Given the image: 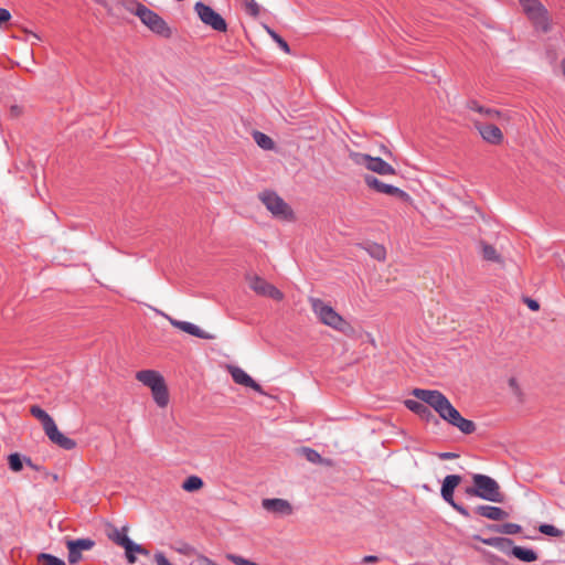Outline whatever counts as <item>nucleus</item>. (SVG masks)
<instances>
[{
  "label": "nucleus",
  "mask_w": 565,
  "mask_h": 565,
  "mask_svg": "<svg viewBox=\"0 0 565 565\" xmlns=\"http://www.w3.org/2000/svg\"><path fill=\"white\" fill-rule=\"evenodd\" d=\"M136 379L145 386L151 390L154 402L160 406H167L169 393L163 376L153 370H142L137 372Z\"/></svg>",
  "instance_id": "20e7f679"
},
{
  "label": "nucleus",
  "mask_w": 565,
  "mask_h": 565,
  "mask_svg": "<svg viewBox=\"0 0 565 565\" xmlns=\"http://www.w3.org/2000/svg\"><path fill=\"white\" fill-rule=\"evenodd\" d=\"M202 487H203V480L198 476H190L182 483V489L188 492L198 491Z\"/></svg>",
  "instance_id": "c756f323"
},
{
  "label": "nucleus",
  "mask_w": 565,
  "mask_h": 565,
  "mask_svg": "<svg viewBox=\"0 0 565 565\" xmlns=\"http://www.w3.org/2000/svg\"><path fill=\"white\" fill-rule=\"evenodd\" d=\"M171 324L180 330H182L185 333H189L193 337H196L199 339L204 340H212L214 337L204 330H202L200 327H198L194 323L188 322V321H180V320H170Z\"/></svg>",
  "instance_id": "f3484780"
},
{
  "label": "nucleus",
  "mask_w": 565,
  "mask_h": 565,
  "mask_svg": "<svg viewBox=\"0 0 565 565\" xmlns=\"http://www.w3.org/2000/svg\"><path fill=\"white\" fill-rule=\"evenodd\" d=\"M412 394L416 398L428 404L450 425H454L456 420H459L461 414L452 406L449 399L441 392L437 390L414 388Z\"/></svg>",
  "instance_id": "f257e3e1"
},
{
  "label": "nucleus",
  "mask_w": 565,
  "mask_h": 565,
  "mask_svg": "<svg viewBox=\"0 0 565 565\" xmlns=\"http://www.w3.org/2000/svg\"><path fill=\"white\" fill-rule=\"evenodd\" d=\"M140 547H141L140 544H137L132 540H130L129 543L127 544V546L125 547V552L139 553Z\"/></svg>",
  "instance_id": "ea45409f"
},
{
  "label": "nucleus",
  "mask_w": 565,
  "mask_h": 565,
  "mask_svg": "<svg viewBox=\"0 0 565 565\" xmlns=\"http://www.w3.org/2000/svg\"><path fill=\"white\" fill-rule=\"evenodd\" d=\"M65 545L68 551V563L77 564L82 559V553L90 551L95 546V541L88 537L66 540Z\"/></svg>",
  "instance_id": "f8f14e48"
},
{
  "label": "nucleus",
  "mask_w": 565,
  "mask_h": 565,
  "mask_svg": "<svg viewBox=\"0 0 565 565\" xmlns=\"http://www.w3.org/2000/svg\"><path fill=\"white\" fill-rule=\"evenodd\" d=\"M266 31L284 52H290L288 43L278 33H276L273 29L268 26H266Z\"/></svg>",
  "instance_id": "473e14b6"
},
{
  "label": "nucleus",
  "mask_w": 565,
  "mask_h": 565,
  "mask_svg": "<svg viewBox=\"0 0 565 565\" xmlns=\"http://www.w3.org/2000/svg\"><path fill=\"white\" fill-rule=\"evenodd\" d=\"M472 487L466 489V493L470 497H477L494 503H502L504 495L500 490L499 483L491 477L481 473L472 476Z\"/></svg>",
  "instance_id": "f03ea898"
},
{
  "label": "nucleus",
  "mask_w": 565,
  "mask_h": 565,
  "mask_svg": "<svg viewBox=\"0 0 565 565\" xmlns=\"http://www.w3.org/2000/svg\"><path fill=\"white\" fill-rule=\"evenodd\" d=\"M10 18H11L10 12L4 8H0V24L8 22L10 20Z\"/></svg>",
  "instance_id": "a19ab883"
},
{
  "label": "nucleus",
  "mask_w": 565,
  "mask_h": 565,
  "mask_svg": "<svg viewBox=\"0 0 565 565\" xmlns=\"http://www.w3.org/2000/svg\"><path fill=\"white\" fill-rule=\"evenodd\" d=\"M194 10L198 13L200 20L211 26L217 32H225L227 30V23L215 10L203 2H196Z\"/></svg>",
  "instance_id": "9d476101"
},
{
  "label": "nucleus",
  "mask_w": 565,
  "mask_h": 565,
  "mask_svg": "<svg viewBox=\"0 0 565 565\" xmlns=\"http://www.w3.org/2000/svg\"><path fill=\"white\" fill-rule=\"evenodd\" d=\"M490 529L498 533L507 535H515L522 531L521 525L516 523L492 524L490 525Z\"/></svg>",
  "instance_id": "393cba45"
},
{
  "label": "nucleus",
  "mask_w": 565,
  "mask_h": 565,
  "mask_svg": "<svg viewBox=\"0 0 565 565\" xmlns=\"http://www.w3.org/2000/svg\"><path fill=\"white\" fill-rule=\"evenodd\" d=\"M154 561L157 565H173L161 552L154 554Z\"/></svg>",
  "instance_id": "58836bf2"
},
{
  "label": "nucleus",
  "mask_w": 565,
  "mask_h": 565,
  "mask_svg": "<svg viewBox=\"0 0 565 565\" xmlns=\"http://www.w3.org/2000/svg\"><path fill=\"white\" fill-rule=\"evenodd\" d=\"M467 106L469 109L477 111L479 114H482L490 118L501 117V113L499 110L492 109V108H486V107L479 105L476 100H469Z\"/></svg>",
  "instance_id": "a878e982"
},
{
  "label": "nucleus",
  "mask_w": 565,
  "mask_h": 565,
  "mask_svg": "<svg viewBox=\"0 0 565 565\" xmlns=\"http://www.w3.org/2000/svg\"><path fill=\"white\" fill-rule=\"evenodd\" d=\"M462 481L461 476L459 475H448L445 477L441 483L440 494L445 502H447L454 510H456L460 515L466 519L470 518V512L466 507L460 503H457L454 499L455 489Z\"/></svg>",
  "instance_id": "6e6552de"
},
{
  "label": "nucleus",
  "mask_w": 565,
  "mask_h": 565,
  "mask_svg": "<svg viewBox=\"0 0 565 565\" xmlns=\"http://www.w3.org/2000/svg\"><path fill=\"white\" fill-rule=\"evenodd\" d=\"M363 180H364V183L370 189H373L374 191H376L379 193H384L387 195L398 196V198H407L408 196L407 193L405 191H403L402 189H399L395 185H392V184L384 183L381 180H379L376 177H374L373 174H365L363 177Z\"/></svg>",
  "instance_id": "ddd939ff"
},
{
  "label": "nucleus",
  "mask_w": 565,
  "mask_h": 565,
  "mask_svg": "<svg viewBox=\"0 0 565 565\" xmlns=\"http://www.w3.org/2000/svg\"><path fill=\"white\" fill-rule=\"evenodd\" d=\"M475 512L478 515L487 518L492 521H500L508 516V513L505 511H503L501 508L494 507V505L481 504L475 509Z\"/></svg>",
  "instance_id": "aec40b11"
},
{
  "label": "nucleus",
  "mask_w": 565,
  "mask_h": 565,
  "mask_svg": "<svg viewBox=\"0 0 565 565\" xmlns=\"http://www.w3.org/2000/svg\"><path fill=\"white\" fill-rule=\"evenodd\" d=\"M230 373L236 384L249 387L255 392L263 393L262 386L255 382L243 369L231 366Z\"/></svg>",
  "instance_id": "2eb2a0df"
},
{
  "label": "nucleus",
  "mask_w": 565,
  "mask_h": 565,
  "mask_svg": "<svg viewBox=\"0 0 565 565\" xmlns=\"http://www.w3.org/2000/svg\"><path fill=\"white\" fill-rule=\"evenodd\" d=\"M476 128L482 139L492 145H499L503 140V134L499 127L491 124L476 122Z\"/></svg>",
  "instance_id": "4468645a"
},
{
  "label": "nucleus",
  "mask_w": 565,
  "mask_h": 565,
  "mask_svg": "<svg viewBox=\"0 0 565 565\" xmlns=\"http://www.w3.org/2000/svg\"><path fill=\"white\" fill-rule=\"evenodd\" d=\"M263 507L265 510L277 514H290L292 511L290 503L284 499H264Z\"/></svg>",
  "instance_id": "a211bd4d"
},
{
  "label": "nucleus",
  "mask_w": 565,
  "mask_h": 565,
  "mask_svg": "<svg viewBox=\"0 0 565 565\" xmlns=\"http://www.w3.org/2000/svg\"><path fill=\"white\" fill-rule=\"evenodd\" d=\"M405 406L423 419L430 420L435 418V415L429 408L430 406L420 399H406Z\"/></svg>",
  "instance_id": "6ab92c4d"
},
{
  "label": "nucleus",
  "mask_w": 565,
  "mask_h": 565,
  "mask_svg": "<svg viewBox=\"0 0 565 565\" xmlns=\"http://www.w3.org/2000/svg\"><path fill=\"white\" fill-rule=\"evenodd\" d=\"M520 4L533 26L544 33L551 30V18L547 9L539 0H520Z\"/></svg>",
  "instance_id": "39448f33"
},
{
  "label": "nucleus",
  "mask_w": 565,
  "mask_h": 565,
  "mask_svg": "<svg viewBox=\"0 0 565 565\" xmlns=\"http://www.w3.org/2000/svg\"><path fill=\"white\" fill-rule=\"evenodd\" d=\"M438 457L441 460H449V459L458 458V454H455V452H440V454H438Z\"/></svg>",
  "instance_id": "79ce46f5"
},
{
  "label": "nucleus",
  "mask_w": 565,
  "mask_h": 565,
  "mask_svg": "<svg viewBox=\"0 0 565 565\" xmlns=\"http://www.w3.org/2000/svg\"><path fill=\"white\" fill-rule=\"evenodd\" d=\"M366 252L371 257L377 260H384L386 256V250L384 246L376 243H367L365 247Z\"/></svg>",
  "instance_id": "cd10ccee"
},
{
  "label": "nucleus",
  "mask_w": 565,
  "mask_h": 565,
  "mask_svg": "<svg viewBox=\"0 0 565 565\" xmlns=\"http://www.w3.org/2000/svg\"><path fill=\"white\" fill-rule=\"evenodd\" d=\"M138 554H141V555H145V556H149V551L147 548H145L142 545L140 547V551Z\"/></svg>",
  "instance_id": "49530a36"
},
{
  "label": "nucleus",
  "mask_w": 565,
  "mask_h": 565,
  "mask_svg": "<svg viewBox=\"0 0 565 565\" xmlns=\"http://www.w3.org/2000/svg\"><path fill=\"white\" fill-rule=\"evenodd\" d=\"M301 451L309 462L319 463L322 460L320 454L318 451H316L315 449L303 447L301 449Z\"/></svg>",
  "instance_id": "c9c22d12"
},
{
  "label": "nucleus",
  "mask_w": 565,
  "mask_h": 565,
  "mask_svg": "<svg viewBox=\"0 0 565 565\" xmlns=\"http://www.w3.org/2000/svg\"><path fill=\"white\" fill-rule=\"evenodd\" d=\"M525 301H526L527 307H529L531 310H533V311L539 310L540 305H539V302H537L536 300L531 299V298H526V300H525Z\"/></svg>",
  "instance_id": "37998d69"
},
{
  "label": "nucleus",
  "mask_w": 565,
  "mask_h": 565,
  "mask_svg": "<svg viewBox=\"0 0 565 565\" xmlns=\"http://www.w3.org/2000/svg\"><path fill=\"white\" fill-rule=\"evenodd\" d=\"M452 426L457 427L465 435H470L476 430V424L462 416H460L459 420H456Z\"/></svg>",
  "instance_id": "c85d7f7f"
},
{
  "label": "nucleus",
  "mask_w": 565,
  "mask_h": 565,
  "mask_svg": "<svg viewBox=\"0 0 565 565\" xmlns=\"http://www.w3.org/2000/svg\"><path fill=\"white\" fill-rule=\"evenodd\" d=\"M259 199L275 217L282 220L292 217V210L276 192L265 191L259 194Z\"/></svg>",
  "instance_id": "1a4fd4ad"
},
{
  "label": "nucleus",
  "mask_w": 565,
  "mask_h": 565,
  "mask_svg": "<svg viewBox=\"0 0 565 565\" xmlns=\"http://www.w3.org/2000/svg\"><path fill=\"white\" fill-rule=\"evenodd\" d=\"M193 565H217L214 561L204 555H199Z\"/></svg>",
  "instance_id": "4c0bfd02"
},
{
  "label": "nucleus",
  "mask_w": 565,
  "mask_h": 565,
  "mask_svg": "<svg viewBox=\"0 0 565 565\" xmlns=\"http://www.w3.org/2000/svg\"><path fill=\"white\" fill-rule=\"evenodd\" d=\"M17 110H18V107H17V106H14V107H12V108H11V111H12V113H14V114L17 113Z\"/></svg>",
  "instance_id": "09e8293b"
},
{
  "label": "nucleus",
  "mask_w": 565,
  "mask_h": 565,
  "mask_svg": "<svg viewBox=\"0 0 565 565\" xmlns=\"http://www.w3.org/2000/svg\"><path fill=\"white\" fill-rule=\"evenodd\" d=\"M511 554L522 561V562H525V563H531V562H534L537 559V554L535 551H533L532 548H526V547H522V546H514L512 544L511 546Z\"/></svg>",
  "instance_id": "5701e85b"
},
{
  "label": "nucleus",
  "mask_w": 565,
  "mask_h": 565,
  "mask_svg": "<svg viewBox=\"0 0 565 565\" xmlns=\"http://www.w3.org/2000/svg\"><path fill=\"white\" fill-rule=\"evenodd\" d=\"M8 465H9V468L14 472L22 470V468H23L22 457L18 452L9 455Z\"/></svg>",
  "instance_id": "2f4dec72"
},
{
  "label": "nucleus",
  "mask_w": 565,
  "mask_h": 565,
  "mask_svg": "<svg viewBox=\"0 0 565 565\" xmlns=\"http://www.w3.org/2000/svg\"><path fill=\"white\" fill-rule=\"evenodd\" d=\"M379 561V557L375 556V555H366L362 558L361 563L362 564H371V563H376Z\"/></svg>",
  "instance_id": "c03bdc74"
},
{
  "label": "nucleus",
  "mask_w": 565,
  "mask_h": 565,
  "mask_svg": "<svg viewBox=\"0 0 565 565\" xmlns=\"http://www.w3.org/2000/svg\"><path fill=\"white\" fill-rule=\"evenodd\" d=\"M36 561L41 565H66V563L55 555L49 553H40L36 555Z\"/></svg>",
  "instance_id": "7c9ffc66"
},
{
  "label": "nucleus",
  "mask_w": 565,
  "mask_h": 565,
  "mask_svg": "<svg viewBox=\"0 0 565 565\" xmlns=\"http://www.w3.org/2000/svg\"><path fill=\"white\" fill-rule=\"evenodd\" d=\"M539 531L544 534V535H548V536H554V537H559L563 535V531L557 529L556 526L552 525V524H541L539 526Z\"/></svg>",
  "instance_id": "72a5a7b5"
},
{
  "label": "nucleus",
  "mask_w": 565,
  "mask_h": 565,
  "mask_svg": "<svg viewBox=\"0 0 565 565\" xmlns=\"http://www.w3.org/2000/svg\"><path fill=\"white\" fill-rule=\"evenodd\" d=\"M125 8L137 15L140 21L148 26L152 32L162 35H170V28L167 22L154 11L147 8L145 4L135 0L125 1Z\"/></svg>",
  "instance_id": "7ed1b4c3"
},
{
  "label": "nucleus",
  "mask_w": 565,
  "mask_h": 565,
  "mask_svg": "<svg viewBox=\"0 0 565 565\" xmlns=\"http://www.w3.org/2000/svg\"><path fill=\"white\" fill-rule=\"evenodd\" d=\"M45 434L53 444L60 446L65 450H72L76 447L75 440L63 435L58 430L56 424L53 427H51Z\"/></svg>",
  "instance_id": "dca6fc26"
},
{
  "label": "nucleus",
  "mask_w": 565,
  "mask_h": 565,
  "mask_svg": "<svg viewBox=\"0 0 565 565\" xmlns=\"http://www.w3.org/2000/svg\"><path fill=\"white\" fill-rule=\"evenodd\" d=\"M482 256L487 260H491V262L499 260V254L497 253L495 248L488 244L482 245Z\"/></svg>",
  "instance_id": "f704fd0d"
},
{
  "label": "nucleus",
  "mask_w": 565,
  "mask_h": 565,
  "mask_svg": "<svg viewBox=\"0 0 565 565\" xmlns=\"http://www.w3.org/2000/svg\"><path fill=\"white\" fill-rule=\"evenodd\" d=\"M509 384H510L511 387H515L516 386V380L513 379V377L510 379Z\"/></svg>",
  "instance_id": "de8ad7c7"
},
{
  "label": "nucleus",
  "mask_w": 565,
  "mask_h": 565,
  "mask_svg": "<svg viewBox=\"0 0 565 565\" xmlns=\"http://www.w3.org/2000/svg\"><path fill=\"white\" fill-rule=\"evenodd\" d=\"M128 527L122 526L121 529H118L116 526H109L107 530V536L109 540H111L115 544L118 546H121L124 550L129 543L131 539L127 535Z\"/></svg>",
  "instance_id": "412c9836"
},
{
  "label": "nucleus",
  "mask_w": 565,
  "mask_h": 565,
  "mask_svg": "<svg viewBox=\"0 0 565 565\" xmlns=\"http://www.w3.org/2000/svg\"><path fill=\"white\" fill-rule=\"evenodd\" d=\"M126 559L129 564H135L137 562V558L135 556L134 552H125Z\"/></svg>",
  "instance_id": "a18cd8bd"
},
{
  "label": "nucleus",
  "mask_w": 565,
  "mask_h": 565,
  "mask_svg": "<svg viewBox=\"0 0 565 565\" xmlns=\"http://www.w3.org/2000/svg\"><path fill=\"white\" fill-rule=\"evenodd\" d=\"M350 159L358 166H363L371 172L380 175H394L395 169L380 157H372L362 152H350Z\"/></svg>",
  "instance_id": "423d86ee"
},
{
  "label": "nucleus",
  "mask_w": 565,
  "mask_h": 565,
  "mask_svg": "<svg viewBox=\"0 0 565 565\" xmlns=\"http://www.w3.org/2000/svg\"><path fill=\"white\" fill-rule=\"evenodd\" d=\"M253 138H254L255 142L257 143V146L264 150H271L275 147L274 140L264 132L254 131Z\"/></svg>",
  "instance_id": "bb28decb"
},
{
  "label": "nucleus",
  "mask_w": 565,
  "mask_h": 565,
  "mask_svg": "<svg viewBox=\"0 0 565 565\" xmlns=\"http://www.w3.org/2000/svg\"><path fill=\"white\" fill-rule=\"evenodd\" d=\"M245 8L248 14L257 17L259 14V6L255 0H245Z\"/></svg>",
  "instance_id": "e433bc0d"
},
{
  "label": "nucleus",
  "mask_w": 565,
  "mask_h": 565,
  "mask_svg": "<svg viewBox=\"0 0 565 565\" xmlns=\"http://www.w3.org/2000/svg\"><path fill=\"white\" fill-rule=\"evenodd\" d=\"M30 413L38 420L41 422L45 433L55 425L54 419L43 408H41L38 405L31 406Z\"/></svg>",
  "instance_id": "4be33fe9"
},
{
  "label": "nucleus",
  "mask_w": 565,
  "mask_h": 565,
  "mask_svg": "<svg viewBox=\"0 0 565 565\" xmlns=\"http://www.w3.org/2000/svg\"><path fill=\"white\" fill-rule=\"evenodd\" d=\"M313 312L318 316L320 321L335 330H343L347 322L344 319L334 311L332 307L318 298L310 299Z\"/></svg>",
  "instance_id": "0eeeda50"
},
{
  "label": "nucleus",
  "mask_w": 565,
  "mask_h": 565,
  "mask_svg": "<svg viewBox=\"0 0 565 565\" xmlns=\"http://www.w3.org/2000/svg\"><path fill=\"white\" fill-rule=\"evenodd\" d=\"M249 288L257 295L271 298L280 301L284 298V294L277 289L274 285L267 282L264 278L257 275H249L247 277Z\"/></svg>",
  "instance_id": "9b49d317"
},
{
  "label": "nucleus",
  "mask_w": 565,
  "mask_h": 565,
  "mask_svg": "<svg viewBox=\"0 0 565 565\" xmlns=\"http://www.w3.org/2000/svg\"><path fill=\"white\" fill-rule=\"evenodd\" d=\"M477 539H479L483 544L498 548L502 552H507V550L510 548L513 544V541L511 539L501 536L489 539H480L479 536H477Z\"/></svg>",
  "instance_id": "b1692460"
}]
</instances>
